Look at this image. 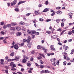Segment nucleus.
<instances>
[{"mask_svg": "<svg viewBox=\"0 0 74 74\" xmlns=\"http://www.w3.org/2000/svg\"><path fill=\"white\" fill-rule=\"evenodd\" d=\"M45 73H49V71L48 70H46L45 71Z\"/></svg>", "mask_w": 74, "mask_h": 74, "instance_id": "obj_31", "label": "nucleus"}, {"mask_svg": "<svg viewBox=\"0 0 74 74\" xmlns=\"http://www.w3.org/2000/svg\"><path fill=\"white\" fill-rule=\"evenodd\" d=\"M45 4H46V5H47L48 4V1H46Z\"/></svg>", "mask_w": 74, "mask_h": 74, "instance_id": "obj_55", "label": "nucleus"}, {"mask_svg": "<svg viewBox=\"0 0 74 74\" xmlns=\"http://www.w3.org/2000/svg\"><path fill=\"white\" fill-rule=\"evenodd\" d=\"M39 55L40 56H42V57H43L44 58H45V56H44V54H43L39 53Z\"/></svg>", "mask_w": 74, "mask_h": 74, "instance_id": "obj_25", "label": "nucleus"}, {"mask_svg": "<svg viewBox=\"0 0 74 74\" xmlns=\"http://www.w3.org/2000/svg\"><path fill=\"white\" fill-rule=\"evenodd\" d=\"M5 69H6V70H8V67L7 66H5Z\"/></svg>", "mask_w": 74, "mask_h": 74, "instance_id": "obj_64", "label": "nucleus"}, {"mask_svg": "<svg viewBox=\"0 0 74 74\" xmlns=\"http://www.w3.org/2000/svg\"><path fill=\"white\" fill-rule=\"evenodd\" d=\"M14 53L12 52L10 54V56H14Z\"/></svg>", "mask_w": 74, "mask_h": 74, "instance_id": "obj_20", "label": "nucleus"}, {"mask_svg": "<svg viewBox=\"0 0 74 74\" xmlns=\"http://www.w3.org/2000/svg\"><path fill=\"white\" fill-rule=\"evenodd\" d=\"M40 64H44V62L42 60H40Z\"/></svg>", "mask_w": 74, "mask_h": 74, "instance_id": "obj_30", "label": "nucleus"}, {"mask_svg": "<svg viewBox=\"0 0 74 74\" xmlns=\"http://www.w3.org/2000/svg\"><path fill=\"white\" fill-rule=\"evenodd\" d=\"M42 5L41 4H39V5H38L39 7H42Z\"/></svg>", "mask_w": 74, "mask_h": 74, "instance_id": "obj_57", "label": "nucleus"}, {"mask_svg": "<svg viewBox=\"0 0 74 74\" xmlns=\"http://www.w3.org/2000/svg\"><path fill=\"white\" fill-rule=\"evenodd\" d=\"M15 11L16 12H18L19 11V9L18 8L15 9Z\"/></svg>", "mask_w": 74, "mask_h": 74, "instance_id": "obj_39", "label": "nucleus"}, {"mask_svg": "<svg viewBox=\"0 0 74 74\" xmlns=\"http://www.w3.org/2000/svg\"><path fill=\"white\" fill-rule=\"evenodd\" d=\"M15 58L16 60L17 59H20L21 58V57L18 56H17L15 57Z\"/></svg>", "mask_w": 74, "mask_h": 74, "instance_id": "obj_18", "label": "nucleus"}, {"mask_svg": "<svg viewBox=\"0 0 74 74\" xmlns=\"http://www.w3.org/2000/svg\"><path fill=\"white\" fill-rule=\"evenodd\" d=\"M47 33H48V34H51V32L49 31H47Z\"/></svg>", "mask_w": 74, "mask_h": 74, "instance_id": "obj_43", "label": "nucleus"}, {"mask_svg": "<svg viewBox=\"0 0 74 74\" xmlns=\"http://www.w3.org/2000/svg\"><path fill=\"white\" fill-rule=\"evenodd\" d=\"M6 26L8 27H11V25L10 24H8L6 25Z\"/></svg>", "mask_w": 74, "mask_h": 74, "instance_id": "obj_36", "label": "nucleus"}, {"mask_svg": "<svg viewBox=\"0 0 74 74\" xmlns=\"http://www.w3.org/2000/svg\"><path fill=\"white\" fill-rule=\"evenodd\" d=\"M3 41L4 43L7 44V41H6V39H5L4 40H3Z\"/></svg>", "mask_w": 74, "mask_h": 74, "instance_id": "obj_34", "label": "nucleus"}, {"mask_svg": "<svg viewBox=\"0 0 74 74\" xmlns=\"http://www.w3.org/2000/svg\"><path fill=\"white\" fill-rule=\"evenodd\" d=\"M32 43L28 42V43L27 44V46L29 48H31V47L32 46Z\"/></svg>", "mask_w": 74, "mask_h": 74, "instance_id": "obj_9", "label": "nucleus"}, {"mask_svg": "<svg viewBox=\"0 0 74 74\" xmlns=\"http://www.w3.org/2000/svg\"><path fill=\"white\" fill-rule=\"evenodd\" d=\"M11 70H13V71H15V70H16V69L13 67L11 69Z\"/></svg>", "mask_w": 74, "mask_h": 74, "instance_id": "obj_38", "label": "nucleus"}, {"mask_svg": "<svg viewBox=\"0 0 74 74\" xmlns=\"http://www.w3.org/2000/svg\"><path fill=\"white\" fill-rule=\"evenodd\" d=\"M37 58L38 59H42V57L40 55L39 57H37Z\"/></svg>", "mask_w": 74, "mask_h": 74, "instance_id": "obj_49", "label": "nucleus"}, {"mask_svg": "<svg viewBox=\"0 0 74 74\" xmlns=\"http://www.w3.org/2000/svg\"><path fill=\"white\" fill-rule=\"evenodd\" d=\"M36 19H34L33 21V23H36Z\"/></svg>", "mask_w": 74, "mask_h": 74, "instance_id": "obj_61", "label": "nucleus"}, {"mask_svg": "<svg viewBox=\"0 0 74 74\" xmlns=\"http://www.w3.org/2000/svg\"><path fill=\"white\" fill-rule=\"evenodd\" d=\"M45 73V71L42 70V71H40V73L41 74H42L43 73Z\"/></svg>", "mask_w": 74, "mask_h": 74, "instance_id": "obj_45", "label": "nucleus"}, {"mask_svg": "<svg viewBox=\"0 0 74 74\" xmlns=\"http://www.w3.org/2000/svg\"><path fill=\"white\" fill-rule=\"evenodd\" d=\"M27 32L29 34H30V33H31V31L30 30L28 29L27 30Z\"/></svg>", "mask_w": 74, "mask_h": 74, "instance_id": "obj_29", "label": "nucleus"}, {"mask_svg": "<svg viewBox=\"0 0 74 74\" xmlns=\"http://www.w3.org/2000/svg\"><path fill=\"white\" fill-rule=\"evenodd\" d=\"M10 66H13V67H16V65L15 64H14V62H12L10 63Z\"/></svg>", "mask_w": 74, "mask_h": 74, "instance_id": "obj_4", "label": "nucleus"}, {"mask_svg": "<svg viewBox=\"0 0 74 74\" xmlns=\"http://www.w3.org/2000/svg\"><path fill=\"white\" fill-rule=\"evenodd\" d=\"M22 62L23 63H26V59L25 58L22 61Z\"/></svg>", "mask_w": 74, "mask_h": 74, "instance_id": "obj_26", "label": "nucleus"}, {"mask_svg": "<svg viewBox=\"0 0 74 74\" xmlns=\"http://www.w3.org/2000/svg\"><path fill=\"white\" fill-rule=\"evenodd\" d=\"M56 13L57 14H62V12L61 11H58Z\"/></svg>", "mask_w": 74, "mask_h": 74, "instance_id": "obj_14", "label": "nucleus"}, {"mask_svg": "<svg viewBox=\"0 0 74 74\" xmlns=\"http://www.w3.org/2000/svg\"><path fill=\"white\" fill-rule=\"evenodd\" d=\"M65 46H66V45H64L63 46V48L64 49L65 48V50H67V49H69V47L68 46H66L65 47Z\"/></svg>", "mask_w": 74, "mask_h": 74, "instance_id": "obj_13", "label": "nucleus"}, {"mask_svg": "<svg viewBox=\"0 0 74 74\" xmlns=\"http://www.w3.org/2000/svg\"><path fill=\"white\" fill-rule=\"evenodd\" d=\"M30 14H31V13H29L26 14V16H29Z\"/></svg>", "mask_w": 74, "mask_h": 74, "instance_id": "obj_37", "label": "nucleus"}, {"mask_svg": "<svg viewBox=\"0 0 74 74\" xmlns=\"http://www.w3.org/2000/svg\"><path fill=\"white\" fill-rule=\"evenodd\" d=\"M30 9V8L29 7H28L26 8V10H29Z\"/></svg>", "mask_w": 74, "mask_h": 74, "instance_id": "obj_59", "label": "nucleus"}, {"mask_svg": "<svg viewBox=\"0 0 74 74\" xmlns=\"http://www.w3.org/2000/svg\"><path fill=\"white\" fill-rule=\"evenodd\" d=\"M31 40V38H30V37L29 36H28V39L25 38L23 40V42H30V40Z\"/></svg>", "mask_w": 74, "mask_h": 74, "instance_id": "obj_1", "label": "nucleus"}, {"mask_svg": "<svg viewBox=\"0 0 74 74\" xmlns=\"http://www.w3.org/2000/svg\"><path fill=\"white\" fill-rule=\"evenodd\" d=\"M66 63H67L66 62H63V64L64 66H66Z\"/></svg>", "mask_w": 74, "mask_h": 74, "instance_id": "obj_46", "label": "nucleus"}, {"mask_svg": "<svg viewBox=\"0 0 74 74\" xmlns=\"http://www.w3.org/2000/svg\"><path fill=\"white\" fill-rule=\"evenodd\" d=\"M31 53H32V54H34V53H35V51L34 50L32 51L31 52Z\"/></svg>", "mask_w": 74, "mask_h": 74, "instance_id": "obj_53", "label": "nucleus"}, {"mask_svg": "<svg viewBox=\"0 0 74 74\" xmlns=\"http://www.w3.org/2000/svg\"><path fill=\"white\" fill-rule=\"evenodd\" d=\"M35 33H36V31H34L33 30L31 31V34L33 38H34L35 37V35H34V34H35Z\"/></svg>", "mask_w": 74, "mask_h": 74, "instance_id": "obj_2", "label": "nucleus"}, {"mask_svg": "<svg viewBox=\"0 0 74 74\" xmlns=\"http://www.w3.org/2000/svg\"><path fill=\"white\" fill-rule=\"evenodd\" d=\"M37 49H40V48H41V46L39 45L37 46Z\"/></svg>", "mask_w": 74, "mask_h": 74, "instance_id": "obj_42", "label": "nucleus"}, {"mask_svg": "<svg viewBox=\"0 0 74 74\" xmlns=\"http://www.w3.org/2000/svg\"><path fill=\"white\" fill-rule=\"evenodd\" d=\"M39 20L40 21H41V22H42V21H44V19L40 18H39Z\"/></svg>", "mask_w": 74, "mask_h": 74, "instance_id": "obj_48", "label": "nucleus"}, {"mask_svg": "<svg viewBox=\"0 0 74 74\" xmlns=\"http://www.w3.org/2000/svg\"><path fill=\"white\" fill-rule=\"evenodd\" d=\"M14 48L16 49H18L19 48V47H18V46L17 45H15L14 46Z\"/></svg>", "mask_w": 74, "mask_h": 74, "instance_id": "obj_11", "label": "nucleus"}, {"mask_svg": "<svg viewBox=\"0 0 74 74\" xmlns=\"http://www.w3.org/2000/svg\"><path fill=\"white\" fill-rule=\"evenodd\" d=\"M25 2H26V1H20L19 3L18 4V5H19L20 4H22V3H25Z\"/></svg>", "mask_w": 74, "mask_h": 74, "instance_id": "obj_7", "label": "nucleus"}, {"mask_svg": "<svg viewBox=\"0 0 74 74\" xmlns=\"http://www.w3.org/2000/svg\"><path fill=\"white\" fill-rule=\"evenodd\" d=\"M56 21L57 23H59L60 22V20L59 19H56Z\"/></svg>", "mask_w": 74, "mask_h": 74, "instance_id": "obj_23", "label": "nucleus"}, {"mask_svg": "<svg viewBox=\"0 0 74 74\" xmlns=\"http://www.w3.org/2000/svg\"><path fill=\"white\" fill-rule=\"evenodd\" d=\"M50 48H51V49H52L53 48H54V46H53V45H52L50 47Z\"/></svg>", "mask_w": 74, "mask_h": 74, "instance_id": "obj_56", "label": "nucleus"}, {"mask_svg": "<svg viewBox=\"0 0 74 74\" xmlns=\"http://www.w3.org/2000/svg\"><path fill=\"white\" fill-rule=\"evenodd\" d=\"M19 45H20V46H23V45H24V43H22L21 44H19Z\"/></svg>", "mask_w": 74, "mask_h": 74, "instance_id": "obj_44", "label": "nucleus"}, {"mask_svg": "<svg viewBox=\"0 0 74 74\" xmlns=\"http://www.w3.org/2000/svg\"><path fill=\"white\" fill-rule=\"evenodd\" d=\"M0 23L1 26H2L4 25V22H1Z\"/></svg>", "mask_w": 74, "mask_h": 74, "instance_id": "obj_52", "label": "nucleus"}, {"mask_svg": "<svg viewBox=\"0 0 74 74\" xmlns=\"http://www.w3.org/2000/svg\"><path fill=\"white\" fill-rule=\"evenodd\" d=\"M61 26L62 27H63V26H64V24L63 23H61Z\"/></svg>", "mask_w": 74, "mask_h": 74, "instance_id": "obj_51", "label": "nucleus"}, {"mask_svg": "<svg viewBox=\"0 0 74 74\" xmlns=\"http://www.w3.org/2000/svg\"><path fill=\"white\" fill-rule=\"evenodd\" d=\"M16 3H17V1L16 0H14L13 1V3H11V5H14L16 4Z\"/></svg>", "mask_w": 74, "mask_h": 74, "instance_id": "obj_5", "label": "nucleus"}, {"mask_svg": "<svg viewBox=\"0 0 74 74\" xmlns=\"http://www.w3.org/2000/svg\"><path fill=\"white\" fill-rule=\"evenodd\" d=\"M20 25H24L25 23L21 21L20 23Z\"/></svg>", "mask_w": 74, "mask_h": 74, "instance_id": "obj_33", "label": "nucleus"}, {"mask_svg": "<svg viewBox=\"0 0 74 74\" xmlns=\"http://www.w3.org/2000/svg\"><path fill=\"white\" fill-rule=\"evenodd\" d=\"M34 12L36 15H38V14H40V12H39L38 11H35Z\"/></svg>", "mask_w": 74, "mask_h": 74, "instance_id": "obj_16", "label": "nucleus"}, {"mask_svg": "<svg viewBox=\"0 0 74 74\" xmlns=\"http://www.w3.org/2000/svg\"><path fill=\"white\" fill-rule=\"evenodd\" d=\"M30 62L29 61L28 62V63H27V66H28V67H30V66H31V64L29 63Z\"/></svg>", "mask_w": 74, "mask_h": 74, "instance_id": "obj_19", "label": "nucleus"}, {"mask_svg": "<svg viewBox=\"0 0 74 74\" xmlns=\"http://www.w3.org/2000/svg\"><path fill=\"white\" fill-rule=\"evenodd\" d=\"M69 16H70L69 17V18H72V16H71L73 15V13H69Z\"/></svg>", "mask_w": 74, "mask_h": 74, "instance_id": "obj_12", "label": "nucleus"}, {"mask_svg": "<svg viewBox=\"0 0 74 74\" xmlns=\"http://www.w3.org/2000/svg\"><path fill=\"white\" fill-rule=\"evenodd\" d=\"M68 34H69V35H71V34H72V32H71V31L68 32Z\"/></svg>", "mask_w": 74, "mask_h": 74, "instance_id": "obj_32", "label": "nucleus"}, {"mask_svg": "<svg viewBox=\"0 0 74 74\" xmlns=\"http://www.w3.org/2000/svg\"><path fill=\"white\" fill-rule=\"evenodd\" d=\"M66 59L67 60H70V58L69 57H67Z\"/></svg>", "mask_w": 74, "mask_h": 74, "instance_id": "obj_63", "label": "nucleus"}, {"mask_svg": "<svg viewBox=\"0 0 74 74\" xmlns=\"http://www.w3.org/2000/svg\"><path fill=\"white\" fill-rule=\"evenodd\" d=\"M67 30H63V31H62L60 34V35H62V34L63 33H64V32H66V31Z\"/></svg>", "mask_w": 74, "mask_h": 74, "instance_id": "obj_41", "label": "nucleus"}, {"mask_svg": "<svg viewBox=\"0 0 74 74\" xmlns=\"http://www.w3.org/2000/svg\"><path fill=\"white\" fill-rule=\"evenodd\" d=\"M28 73H32V71L30 70H29L28 71Z\"/></svg>", "mask_w": 74, "mask_h": 74, "instance_id": "obj_54", "label": "nucleus"}, {"mask_svg": "<svg viewBox=\"0 0 74 74\" xmlns=\"http://www.w3.org/2000/svg\"><path fill=\"white\" fill-rule=\"evenodd\" d=\"M21 34H22V33L19 32L16 33V35L17 36H21Z\"/></svg>", "mask_w": 74, "mask_h": 74, "instance_id": "obj_8", "label": "nucleus"}, {"mask_svg": "<svg viewBox=\"0 0 74 74\" xmlns=\"http://www.w3.org/2000/svg\"><path fill=\"white\" fill-rule=\"evenodd\" d=\"M61 8L60 7H57L56 8L57 10H60Z\"/></svg>", "mask_w": 74, "mask_h": 74, "instance_id": "obj_60", "label": "nucleus"}, {"mask_svg": "<svg viewBox=\"0 0 74 74\" xmlns=\"http://www.w3.org/2000/svg\"><path fill=\"white\" fill-rule=\"evenodd\" d=\"M16 29L18 31H19V30L21 29V28L20 27H17L16 28Z\"/></svg>", "mask_w": 74, "mask_h": 74, "instance_id": "obj_21", "label": "nucleus"}, {"mask_svg": "<svg viewBox=\"0 0 74 74\" xmlns=\"http://www.w3.org/2000/svg\"><path fill=\"white\" fill-rule=\"evenodd\" d=\"M44 67V66L43 65H40V68H41V69H42L43 67Z\"/></svg>", "mask_w": 74, "mask_h": 74, "instance_id": "obj_58", "label": "nucleus"}, {"mask_svg": "<svg viewBox=\"0 0 74 74\" xmlns=\"http://www.w3.org/2000/svg\"><path fill=\"white\" fill-rule=\"evenodd\" d=\"M58 37V35H55L53 36H51V38H52L55 39L57 38V37Z\"/></svg>", "mask_w": 74, "mask_h": 74, "instance_id": "obj_6", "label": "nucleus"}, {"mask_svg": "<svg viewBox=\"0 0 74 74\" xmlns=\"http://www.w3.org/2000/svg\"><path fill=\"white\" fill-rule=\"evenodd\" d=\"M16 23H11V25L12 26H15V25H16Z\"/></svg>", "mask_w": 74, "mask_h": 74, "instance_id": "obj_17", "label": "nucleus"}, {"mask_svg": "<svg viewBox=\"0 0 74 74\" xmlns=\"http://www.w3.org/2000/svg\"><path fill=\"white\" fill-rule=\"evenodd\" d=\"M7 27V25L6 26L5 25H4L3 26V28L4 29H5Z\"/></svg>", "mask_w": 74, "mask_h": 74, "instance_id": "obj_27", "label": "nucleus"}, {"mask_svg": "<svg viewBox=\"0 0 74 74\" xmlns=\"http://www.w3.org/2000/svg\"><path fill=\"white\" fill-rule=\"evenodd\" d=\"M23 58H24V59H28V58H29L28 57H27L26 55H24L23 56Z\"/></svg>", "mask_w": 74, "mask_h": 74, "instance_id": "obj_22", "label": "nucleus"}, {"mask_svg": "<svg viewBox=\"0 0 74 74\" xmlns=\"http://www.w3.org/2000/svg\"><path fill=\"white\" fill-rule=\"evenodd\" d=\"M10 29L11 30L14 31L15 30V28L14 27H12L11 28H10Z\"/></svg>", "mask_w": 74, "mask_h": 74, "instance_id": "obj_15", "label": "nucleus"}, {"mask_svg": "<svg viewBox=\"0 0 74 74\" xmlns=\"http://www.w3.org/2000/svg\"><path fill=\"white\" fill-rule=\"evenodd\" d=\"M56 61V59L55 58H53L51 59V62H55Z\"/></svg>", "mask_w": 74, "mask_h": 74, "instance_id": "obj_24", "label": "nucleus"}, {"mask_svg": "<svg viewBox=\"0 0 74 74\" xmlns=\"http://www.w3.org/2000/svg\"><path fill=\"white\" fill-rule=\"evenodd\" d=\"M30 61L31 62H33V57H32L31 58Z\"/></svg>", "mask_w": 74, "mask_h": 74, "instance_id": "obj_40", "label": "nucleus"}, {"mask_svg": "<svg viewBox=\"0 0 74 74\" xmlns=\"http://www.w3.org/2000/svg\"><path fill=\"white\" fill-rule=\"evenodd\" d=\"M59 61H56V62H54V63H53V65L54 66H55L57 64H58V65H59Z\"/></svg>", "mask_w": 74, "mask_h": 74, "instance_id": "obj_3", "label": "nucleus"}, {"mask_svg": "<svg viewBox=\"0 0 74 74\" xmlns=\"http://www.w3.org/2000/svg\"><path fill=\"white\" fill-rule=\"evenodd\" d=\"M1 33L2 34H3V35H4L5 34V32H4L3 31H2L1 32Z\"/></svg>", "mask_w": 74, "mask_h": 74, "instance_id": "obj_62", "label": "nucleus"}, {"mask_svg": "<svg viewBox=\"0 0 74 74\" xmlns=\"http://www.w3.org/2000/svg\"><path fill=\"white\" fill-rule=\"evenodd\" d=\"M22 29L23 31H25V30H26V27H23L22 28Z\"/></svg>", "mask_w": 74, "mask_h": 74, "instance_id": "obj_28", "label": "nucleus"}, {"mask_svg": "<svg viewBox=\"0 0 74 74\" xmlns=\"http://www.w3.org/2000/svg\"><path fill=\"white\" fill-rule=\"evenodd\" d=\"M74 53V49H72L71 50V54L72 55V54H73Z\"/></svg>", "mask_w": 74, "mask_h": 74, "instance_id": "obj_35", "label": "nucleus"}, {"mask_svg": "<svg viewBox=\"0 0 74 74\" xmlns=\"http://www.w3.org/2000/svg\"><path fill=\"white\" fill-rule=\"evenodd\" d=\"M35 34L37 36V35H39V34H40V33L38 32H35Z\"/></svg>", "mask_w": 74, "mask_h": 74, "instance_id": "obj_47", "label": "nucleus"}, {"mask_svg": "<svg viewBox=\"0 0 74 74\" xmlns=\"http://www.w3.org/2000/svg\"><path fill=\"white\" fill-rule=\"evenodd\" d=\"M57 31H59V32H61L62 31V29L60 28L58 29L57 30Z\"/></svg>", "mask_w": 74, "mask_h": 74, "instance_id": "obj_50", "label": "nucleus"}, {"mask_svg": "<svg viewBox=\"0 0 74 74\" xmlns=\"http://www.w3.org/2000/svg\"><path fill=\"white\" fill-rule=\"evenodd\" d=\"M49 10V9L48 8H46L44 10L43 12H47V11H48Z\"/></svg>", "mask_w": 74, "mask_h": 74, "instance_id": "obj_10", "label": "nucleus"}]
</instances>
